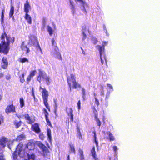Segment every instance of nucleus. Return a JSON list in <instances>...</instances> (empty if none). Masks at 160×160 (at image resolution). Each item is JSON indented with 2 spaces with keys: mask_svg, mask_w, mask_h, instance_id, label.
Instances as JSON below:
<instances>
[{
  "mask_svg": "<svg viewBox=\"0 0 160 160\" xmlns=\"http://www.w3.org/2000/svg\"><path fill=\"white\" fill-rule=\"evenodd\" d=\"M0 38L2 40L0 43V53L7 55L10 49V42L13 44L15 41V38L14 37L11 38L10 36H7L6 33L4 32L2 34Z\"/></svg>",
  "mask_w": 160,
  "mask_h": 160,
  "instance_id": "obj_1",
  "label": "nucleus"
},
{
  "mask_svg": "<svg viewBox=\"0 0 160 160\" xmlns=\"http://www.w3.org/2000/svg\"><path fill=\"white\" fill-rule=\"evenodd\" d=\"M76 78L75 75L73 74H71L70 77L67 78V82L70 92L72 91V88L73 89H77L81 87V84L77 82Z\"/></svg>",
  "mask_w": 160,
  "mask_h": 160,
  "instance_id": "obj_2",
  "label": "nucleus"
},
{
  "mask_svg": "<svg viewBox=\"0 0 160 160\" xmlns=\"http://www.w3.org/2000/svg\"><path fill=\"white\" fill-rule=\"evenodd\" d=\"M40 89L42 90V97L43 103L49 111H50V108L48 102L49 96L48 92L46 88H43L41 87H40Z\"/></svg>",
  "mask_w": 160,
  "mask_h": 160,
  "instance_id": "obj_3",
  "label": "nucleus"
},
{
  "mask_svg": "<svg viewBox=\"0 0 160 160\" xmlns=\"http://www.w3.org/2000/svg\"><path fill=\"white\" fill-rule=\"evenodd\" d=\"M5 112L7 114H9L11 112L14 113L16 111V107L13 104V101H11V104L8 105L5 109Z\"/></svg>",
  "mask_w": 160,
  "mask_h": 160,
  "instance_id": "obj_4",
  "label": "nucleus"
},
{
  "mask_svg": "<svg viewBox=\"0 0 160 160\" xmlns=\"http://www.w3.org/2000/svg\"><path fill=\"white\" fill-rule=\"evenodd\" d=\"M38 145L40 149H42L43 153V155L44 157L46 156L50 153V152L47 148L42 142H39Z\"/></svg>",
  "mask_w": 160,
  "mask_h": 160,
  "instance_id": "obj_5",
  "label": "nucleus"
},
{
  "mask_svg": "<svg viewBox=\"0 0 160 160\" xmlns=\"http://www.w3.org/2000/svg\"><path fill=\"white\" fill-rule=\"evenodd\" d=\"M10 142L8 139L5 136H2L0 138V148L4 149L6 146V144Z\"/></svg>",
  "mask_w": 160,
  "mask_h": 160,
  "instance_id": "obj_6",
  "label": "nucleus"
},
{
  "mask_svg": "<svg viewBox=\"0 0 160 160\" xmlns=\"http://www.w3.org/2000/svg\"><path fill=\"white\" fill-rule=\"evenodd\" d=\"M29 39L28 44L31 46H34L35 44L38 42L37 37L32 34H30L28 36Z\"/></svg>",
  "mask_w": 160,
  "mask_h": 160,
  "instance_id": "obj_7",
  "label": "nucleus"
},
{
  "mask_svg": "<svg viewBox=\"0 0 160 160\" xmlns=\"http://www.w3.org/2000/svg\"><path fill=\"white\" fill-rule=\"evenodd\" d=\"M8 59L6 57H2L1 62V66L3 69H6L8 68Z\"/></svg>",
  "mask_w": 160,
  "mask_h": 160,
  "instance_id": "obj_8",
  "label": "nucleus"
},
{
  "mask_svg": "<svg viewBox=\"0 0 160 160\" xmlns=\"http://www.w3.org/2000/svg\"><path fill=\"white\" fill-rule=\"evenodd\" d=\"M47 74L44 71L39 70L38 75L37 76V80L40 83L43 80H44Z\"/></svg>",
  "mask_w": 160,
  "mask_h": 160,
  "instance_id": "obj_9",
  "label": "nucleus"
},
{
  "mask_svg": "<svg viewBox=\"0 0 160 160\" xmlns=\"http://www.w3.org/2000/svg\"><path fill=\"white\" fill-rule=\"evenodd\" d=\"M22 116L24 117V118L28 124H31L34 122V121L28 114L25 113L24 114L22 115Z\"/></svg>",
  "mask_w": 160,
  "mask_h": 160,
  "instance_id": "obj_10",
  "label": "nucleus"
},
{
  "mask_svg": "<svg viewBox=\"0 0 160 160\" xmlns=\"http://www.w3.org/2000/svg\"><path fill=\"white\" fill-rule=\"evenodd\" d=\"M67 115L70 118V121L72 122L73 121V110L71 108H66Z\"/></svg>",
  "mask_w": 160,
  "mask_h": 160,
  "instance_id": "obj_11",
  "label": "nucleus"
},
{
  "mask_svg": "<svg viewBox=\"0 0 160 160\" xmlns=\"http://www.w3.org/2000/svg\"><path fill=\"white\" fill-rule=\"evenodd\" d=\"M27 148L30 150H32L35 148V143L32 140H29L26 145Z\"/></svg>",
  "mask_w": 160,
  "mask_h": 160,
  "instance_id": "obj_12",
  "label": "nucleus"
},
{
  "mask_svg": "<svg viewBox=\"0 0 160 160\" xmlns=\"http://www.w3.org/2000/svg\"><path fill=\"white\" fill-rule=\"evenodd\" d=\"M43 112L45 114V118L46 119V121L47 123V124L49 126H50L51 127H52V124L51 122L49 120V118H48V115H49V113L48 112L47 110L45 108H43Z\"/></svg>",
  "mask_w": 160,
  "mask_h": 160,
  "instance_id": "obj_13",
  "label": "nucleus"
},
{
  "mask_svg": "<svg viewBox=\"0 0 160 160\" xmlns=\"http://www.w3.org/2000/svg\"><path fill=\"white\" fill-rule=\"evenodd\" d=\"M31 9L30 5L28 0L26 1L24 4V11L25 13H28L29 10Z\"/></svg>",
  "mask_w": 160,
  "mask_h": 160,
  "instance_id": "obj_14",
  "label": "nucleus"
},
{
  "mask_svg": "<svg viewBox=\"0 0 160 160\" xmlns=\"http://www.w3.org/2000/svg\"><path fill=\"white\" fill-rule=\"evenodd\" d=\"M21 48L23 51L25 52L26 53H29L30 51L29 49L28 48L26 45H25V42H22L21 45Z\"/></svg>",
  "mask_w": 160,
  "mask_h": 160,
  "instance_id": "obj_15",
  "label": "nucleus"
},
{
  "mask_svg": "<svg viewBox=\"0 0 160 160\" xmlns=\"http://www.w3.org/2000/svg\"><path fill=\"white\" fill-rule=\"evenodd\" d=\"M32 130L36 133H39L41 131L39 125L37 123L34 124L32 126Z\"/></svg>",
  "mask_w": 160,
  "mask_h": 160,
  "instance_id": "obj_16",
  "label": "nucleus"
},
{
  "mask_svg": "<svg viewBox=\"0 0 160 160\" xmlns=\"http://www.w3.org/2000/svg\"><path fill=\"white\" fill-rule=\"evenodd\" d=\"M23 144L21 143H20L18 145L16 148L15 151L16 152H18V154L19 155L21 152L22 151L23 149Z\"/></svg>",
  "mask_w": 160,
  "mask_h": 160,
  "instance_id": "obj_17",
  "label": "nucleus"
},
{
  "mask_svg": "<svg viewBox=\"0 0 160 160\" xmlns=\"http://www.w3.org/2000/svg\"><path fill=\"white\" fill-rule=\"evenodd\" d=\"M91 153L92 154V155L95 160H99V159H98L96 154L95 147H93L92 148L91 150Z\"/></svg>",
  "mask_w": 160,
  "mask_h": 160,
  "instance_id": "obj_18",
  "label": "nucleus"
},
{
  "mask_svg": "<svg viewBox=\"0 0 160 160\" xmlns=\"http://www.w3.org/2000/svg\"><path fill=\"white\" fill-rule=\"evenodd\" d=\"M14 11V7L12 5H10V9L9 12V18H12L13 19L14 18V17L13 16Z\"/></svg>",
  "mask_w": 160,
  "mask_h": 160,
  "instance_id": "obj_19",
  "label": "nucleus"
},
{
  "mask_svg": "<svg viewBox=\"0 0 160 160\" xmlns=\"http://www.w3.org/2000/svg\"><path fill=\"white\" fill-rule=\"evenodd\" d=\"M82 40L83 41H84L86 38H87V35L85 32L86 31L87 28L86 26H82Z\"/></svg>",
  "mask_w": 160,
  "mask_h": 160,
  "instance_id": "obj_20",
  "label": "nucleus"
},
{
  "mask_svg": "<svg viewBox=\"0 0 160 160\" xmlns=\"http://www.w3.org/2000/svg\"><path fill=\"white\" fill-rule=\"evenodd\" d=\"M26 138V137L24 134H21L18 135L16 139V141L18 142H20L21 141L24 139Z\"/></svg>",
  "mask_w": 160,
  "mask_h": 160,
  "instance_id": "obj_21",
  "label": "nucleus"
},
{
  "mask_svg": "<svg viewBox=\"0 0 160 160\" xmlns=\"http://www.w3.org/2000/svg\"><path fill=\"white\" fill-rule=\"evenodd\" d=\"M24 18L27 21V22L29 24L32 23V18L28 14V13H25Z\"/></svg>",
  "mask_w": 160,
  "mask_h": 160,
  "instance_id": "obj_22",
  "label": "nucleus"
},
{
  "mask_svg": "<svg viewBox=\"0 0 160 160\" xmlns=\"http://www.w3.org/2000/svg\"><path fill=\"white\" fill-rule=\"evenodd\" d=\"M70 150L69 151V153H73L74 154L75 153V148L73 144L71 143L69 144Z\"/></svg>",
  "mask_w": 160,
  "mask_h": 160,
  "instance_id": "obj_23",
  "label": "nucleus"
},
{
  "mask_svg": "<svg viewBox=\"0 0 160 160\" xmlns=\"http://www.w3.org/2000/svg\"><path fill=\"white\" fill-rule=\"evenodd\" d=\"M97 47L98 48V50L99 51L100 56H102V53L104 52V45H102V46L98 45Z\"/></svg>",
  "mask_w": 160,
  "mask_h": 160,
  "instance_id": "obj_24",
  "label": "nucleus"
},
{
  "mask_svg": "<svg viewBox=\"0 0 160 160\" xmlns=\"http://www.w3.org/2000/svg\"><path fill=\"white\" fill-rule=\"evenodd\" d=\"M78 152L80 158V160H84V157L82 150L80 148L79 149Z\"/></svg>",
  "mask_w": 160,
  "mask_h": 160,
  "instance_id": "obj_25",
  "label": "nucleus"
},
{
  "mask_svg": "<svg viewBox=\"0 0 160 160\" xmlns=\"http://www.w3.org/2000/svg\"><path fill=\"white\" fill-rule=\"evenodd\" d=\"M70 3L71 6V8H70L71 11L72 12V13L73 14H75V7L73 3L72 2L71 0L70 1Z\"/></svg>",
  "mask_w": 160,
  "mask_h": 160,
  "instance_id": "obj_26",
  "label": "nucleus"
},
{
  "mask_svg": "<svg viewBox=\"0 0 160 160\" xmlns=\"http://www.w3.org/2000/svg\"><path fill=\"white\" fill-rule=\"evenodd\" d=\"M55 58H57L60 60H62V58L61 54L59 52V51L58 52H55Z\"/></svg>",
  "mask_w": 160,
  "mask_h": 160,
  "instance_id": "obj_27",
  "label": "nucleus"
},
{
  "mask_svg": "<svg viewBox=\"0 0 160 160\" xmlns=\"http://www.w3.org/2000/svg\"><path fill=\"white\" fill-rule=\"evenodd\" d=\"M82 94L83 100L84 101L86 99V94L85 90L83 88H82Z\"/></svg>",
  "mask_w": 160,
  "mask_h": 160,
  "instance_id": "obj_28",
  "label": "nucleus"
},
{
  "mask_svg": "<svg viewBox=\"0 0 160 160\" xmlns=\"http://www.w3.org/2000/svg\"><path fill=\"white\" fill-rule=\"evenodd\" d=\"M21 123L22 122L21 121H20L18 122L15 121L14 122V125H15L16 128H18L20 126H21Z\"/></svg>",
  "mask_w": 160,
  "mask_h": 160,
  "instance_id": "obj_29",
  "label": "nucleus"
},
{
  "mask_svg": "<svg viewBox=\"0 0 160 160\" xmlns=\"http://www.w3.org/2000/svg\"><path fill=\"white\" fill-rule=\"evenodd\" d=\"M107 134L108 135L109 137V140L110 141H114L115 140V138L114 136L112 135V134L111 133V132H107Z\"/></svg>",
  "mask_w": 160,
  "mask_h": 160,
  "instance_id": "obj_30",
  "label": "nucleus"
},
{
  "mask_svg": "<svg viewBox=\"0 0 160 160\" xmlns=\"http://www.w3.org/2000/svg\"><path fill=\"white\" fill-rule=\"evenodd\" d=\"M19 103L20 107L22 108L24 106V100L22 97H21L20 98Z\"/></svg>",
  "mask_w": 160,
  "mask_h": 160,
  "instance_id": "obj_31",
  "label": "nucleus"
},
{
  "mask_svg": "<svg viewBox=\"0 0 160 160\" xmlns=\"http://www.w3.org/2000/svg\"><path fill=\"white\" fill-rule=\"evenodd\" d=\"M100 56L102 65H103V64L104 60H105L106 64H107V61L106 60V56L105 55H103L102 57V55Z\"/></svg>",
  "mask_w": 160,
  "mask_h": 160,
  "instance_id": "obj_32",
  "label": "nucleus"
},
{
  "mask_svg": "<svg viewBox=\"0 0 160 160\" xmlns=\"http://www.w3.org/2000/svg\"><path fill=\"white\" fill-rule=\"evenodd\" d=\"M19 78L20 81L21 83H23L25 82L24 74V73H22L20 75Z\"/></svg>",
  "mask_w": 160,
  "mask_h": 160,
  "instance_id": "obj_33",
  "label": "nucleus"
},
{
  "mask_svg": "<svg viewBox=\"0 0 160 160\" xmlns=\"http://www.w3.org/2000/svg\"><path fill=\"white\" fill-rule=\"evenodd\" d=\"M27 155L29 159L34 160L35 158V156L34 153H32L31 154H30L29 153H27Z\"/></svg>",
  "mask_w": 160,
  "mask_h": 160,
  "instance_id": "obj_34",
  "label": "nucleus"
},
{
  "mask_svg": "<svg viewBox=\"0 0 160 160\" xmlns=\"http://www.w3.org/2000/svg\"><path fill=\"white\" fill-rule=\"evenodd\" d=\"M18 61L22 63L28 62V59L26 58H19Z\"/></svg>",
  "mask_w": 160,
  "mask_h": 160,
  "instance_id": "obj_35",
  "label": "nucleus"
},
{
  "mask_svg": "<svg viewBox=\"0 0 160 160\" xmlns=\"http://www.w3.org/2000/svg\"><path fill=\"white\" fill-rule=\"evenodd\" d=\"M47 135L48 136V138L50 140L51 139L52 137L51 134V130L50 128H48L47 129Z\"/></svg>",
  "mask_w": 160,
  "mask_h": 160,
  "instance_id": "obj_36",
  "label": "nucleus"
},
{
  "mask_svg": "<svg viewBox=\"0 0 160 160\" xmlns=\"http://www.w3.org/2000/svg\"><path fill=\"white\" fill-rule=\"evenodd\" d=\"M18 154H17V152L16 151H14L12 153V159L13 160H16L18 159Z\"/></svg>",
  "mask_w": 160,
  "mask_h": 160,
  "instance_id": "obj_37",
  "label": "nucleus"
},
{
  "mask_svg": "<svg viewBox=\"0 0 160 160\" xmlns=\"http://www.w3.org/2000/svg\"><path fill=\"white\" fill-rule=\"evenodd\" d=\"M48 31V32L50 35L52 36L53 34V30L52 28L49 26H47Z\"/></svg>",
  "mask_w": 160,
  "mask_h": 160,
  "instance_id": "obj_38",
  "label": "nucleus"
},
{
  "mask_svg": "<svg viewBox=\"0 0 160 160\" xmlns=\"http://www.w3.org/2000/svg\"><path fill=\"white\" fill-rule=\"evenodd\" d=\"M36 73L37 71L36 70H32L30 71L29 75L33 78L36 75Z\"/></svg>",
  "mask_w": 160,
  "mask_h": 160,
  "instance_id": "obj_39",
  "label": "nucleus"
},
{
  "mask_svg": "<svg viewBox=\"0 0 160 160\" xmlns=\"http://www.w3.org/2000/svg\"><path fill=\"white\" fill-rule=\"evenodd\" d=\"M93 133L94 134V137L95 142L97 146L98 147V140H97L96 132L95 131H93Z\"/></svg>",
  "mask_w": 160,
  "mask_h": 160,
  "instance_id": "obj_40",
  "label": "nucleus"
},
{
  "mask_svg": "<svg viewBox=\"0 0 160 160\" xmlns=\"http://www.w3.org/2000/svg\"><path fill=\"white\" fill-rule=\"evenodd\" d=\"M93 112L94 114L95 118L98 117V111L94 107L93 108Z\"/></svg>",
  "mask_w": 160,
  "mask_h": 160,
  "instance_id": "obj_41",
  "label": "nucleus"
},
{
  "mask_svg": "<svg viewBox=\"0 0 160 160\" xmlns=\"http://www.w3.org/2000/svg\"><path fill=\"white\" fill-rule=\"evenodd\" d=\"M45 80L46 83L47 85H49L50 84V78L47 75L44 79Z\"/></svg>",
  "mask_w": 160,
  "mask_h": 160,
  "instance_id": "obj_42",
  "label": "nucleus"
},
{
  "mask_svg": "<svg viewBox=\"0 0 160 160\" xmlns=\"http://www.w3.org/2000/svg\"><path fill=\"white\" fill-rule=\"evenodd\" d=\"M95 120L97 122V125L100 127L101 124V122H100L99 119L98 118V117L97 118H95Z\"/></svg>",
  "mask_w": 160,
  "mask_h": 160,
  "instance_id": "obj_43",
  "label": "nucleus"
},
{
  "mask_svg": "<svg viewBox=\"0 0 160 160\" xmlns=\"http://www.w3.org/2000/svg\"><path fill=\"white\" fill-rule=\"evenodd\" d=\"M4 155L3 152H0V160H5Z\"/></svg>",
  "mask_w": 160,
  "mask_h": 160,
  "instance_id": "obj_44",
  "label": "nucleus"
},
{
  "mask_svg": "<svg viewBox=\"0 0 160 160\" xmlns=\"http://www.w3.org/2000/svg\"><path fill=\"white\" fill-rule=\"evenodd\" d=\"M39 138L41 140H43L45 137L44 134L42 133H40L39 136Z\"/></svg>",
  "mask_w": 160,
  "mask_h": 160,
  "instance_id": "obj_45",
  "label": "nucleus"
},
{
  "mask_svg": "<svg viewBox=\"0 0 160 160\" xmlns=\"http://www.w3.org/2000/svg\"><path fill=\"white\" fill-rule=\"evenodd\" d=\"M32 78V77L29 75L27 76V81L28 83L31 81Z\"/></svg>",
  "mask_w": 160,
  "mask_h": 160,
  "instance_id": "obj_46",
  "label": "nucleus"
},
{
  "mask_svg": "<svg viewBox=\"0 0 160 160\" xmlns=\"http://www.w3.org/2000/svg\"><path fill=\"white\" fill-rule=\"evenodd\" d=\"M53 48H54V50L55 51V52H58L59 51V49L56 45L53 46Z\"/></svg>",
  "mask_w": 160,
  "mask_h": 160,
  "instance_id": "obj_47",
  "label": "nucleus"
},
{
  "mask_svg": "<svg viewBox=\"0 0 160 160\" xmlns=\"http://www.w3.org/2000/svg\"><path fill=\"white\" fill-rule=\"evenodd\" d=\"M94 98L95 99V103L96 104L97 106L98 107L100 104L99 100L96 97H95Z\"/></svg>",
  "mask_w": 160,
  "mask_h": 160,
  "instance_id": "obj_48",
  "label": "nucleus"
},
{
  "mask_svg": "<svg viewBox=\"0 0 160 160\" xmlns=\"http://www.w3.org/2000/svg\"><path fill=\"white\" fill-rule=\"evenodd\" d=\"M81 103L80 100H79L77 103L78 108V110H79L81 109Z\"/></svg>",
  "mask_w": 160,
  "mask_h": 160,
  "instance_id": "obj_49",
  "label": "nucleus"
},
{
  "mask_svg": "<svg viewBox=\"0 0 160 160\" xmlns=\"http://www.w3.org/2000/svg\"><path fill=\"white\" fill-rule=\"evenodd\" d=\"M52 45L53 46L57 45V43L55 42V41L54 38L52 40Z\"/></svg>",
  "mask_w": 160,
  "mask_h": 160,
  "instance_id": "obj_50",
  "label": "nucleus"
},
{
  "mask_svg": "<svg viewBox=\"0 0 160 160\" xmlns=\"http://www.w3.org/2000/svg\"><path fill=\"white\" fill-rule=\"evenodd\" d=\"M4 18V10H2V13H1V21L2 22Z\"/></svg>",
  "mask_w": 160,
  "mask_h": 160,
  "instance_id": "obj_51",
  "label": "nucleus"
},
{
  "mask_svg": "<svg viewBox=\"0 0 160 160\" xmlns=\"http://www.w3.org/2000/svg\"><path fill=\"white\" fill-rule=\"evenodd\" d=\"M113 149L114 152H116V151L118 150V148L117 146H114L113 147Z\"/></svg>",
  "mask_w": 160,
  "mask_h": 160,
  "instance_id": "obj_52",
  "label": "nucleus"
},
{
  "mask_svg": "<svg viewBox=\"0 0 160 160\" xmlns=\"http://www.w3.org/2000/svg\"><path fill=\"white\" fill-rule=\"evenodd\" d=\"M11 75L9 74L6 76V78L7 80H9L11 78Z\"/></svg>",
  "mask_w": 160,
  "mask_h": 160,
  "instance_id": "obj_53",
  "label": "nucleus"
},
{
  "mask_svg": "<svg viewBox=\"0 0 160 160\" xmlns=\"http://www.w3.org/2000/svg\"><path fill=\"white\" fill-rule=\"evenodd\" d=\"M37 44V47H38V48L42 52L41 49L40 47V45H39V43L38 42L36 43Z\"/></svg>",
  "mask_w": 160,
  "mask_h": 160,
  "instance_id": "obj_54",
  "label": "nucleus"
},
{
  "mask_svg": "<svg viewBox=\"0 0 160 160\" xmlns=\"http://www.w3.org/2000/svg\"><path fill=\"white\" fill-rule=\"evenodd\" d=\"M76 1H77L79 2L80 3H81L82 4H84V2L83 0H75Z\"/></svg>",
  "mask_w": 160,
  "mask_h": 160,
  "instance_id": "obj_55",
  "label": "nucleus"
},
{
  "mask_svg": "<svg viewBox=\"0 0 160 160\" xmlns=\"http://www.w3.org/2000/svg\"><path fill=\"white\" fill-rule=\"evenodd\" d=\"M93 40L94 41V42H93V43L95 44H96L97 43V42H98V40H97V38H94V39H93Z\"/></svg>",
  "mask_w": 160,
  "mask_h": 160,
  "instance_id": "obj_56",
  "label": "nucleus"
},
{
  "mask_svg": "<svg viewBox=\"0 0 160 160\" xmlns=\"http://www.w3.org/2000/svg\"><path fill=\"white\" fill-rule=\"evenodd\" d=\"M107 86L110 89H112V86L109 84H107Z\"/></svg>",
  "mask_w": 160,
  "mask_h": 160,
  "instance_id": "obj_57",
  "label": "nucleus"
},
{
  "mask_svg": "<svg viewBox=\"0 0 160 160\" xmlns=\"http://www.w3.org/2000/svg\"><path fill=\"white\" fill-rule=\"evenodd\" d=\"M4 76V74L2 72L0 73V79Z\"/></svg>",
  "mask_w": 160,
  "mask_h": 160,
  "instance_id": "obj_58",
  "label": "nucleus"
},
{
  "mask_svg": "<svg viewBox=\"0 0 160 160\" xmlns=\"http://www.w3.org/2000/svg\"><path fill=\"white\" fill-rule=\"evenodd\" d=\"M81 49L82 50V53L84 55H85V52L84 51L83 49H82V48H81Z\"/></svg>",
  "mask_w": 160,
  "mask_h": 160,
  "instance_id": "obj_59",
  "label": "nucleus"
},
{
  "mask_svg": "<svg viewBox=\"0 0 160 160\" xmlns=\"http://www.w3.org/2000/svg\"><path fill=\"white\" fill-rule=\"evenodd\" d=\"M67 160H70V155H67Z\"/></svg>",
  "mask_w": 160,
  "mask_h": 160,
  "instance_id": "obj_60",
  "label": "nucleus"
},
{
  "mask_svg": "<svg viewBox=\"0 0 160 160\" xmlns=\"http://www.w3.org/2000/svg\"><path fill=\"white\" fill-rule=\"evenodd\" d=\"M77 129H78V132L81 134L79 128V127H78Z\"/></svg>",
  "mask_w": 160,
  "mask_h": 160,
  "instance_id": "obj_61",
  "label": "nucleus"
},
{
  "mask_svg": "<svg viewBox=\"0 0 160 160\" xmlns=\"http://www.w3.org/2000/svg\"><path fill=\"white\" fill-rule=\"evenodd\" d=\"M23 117L22 116V115H21V116H18V118H19V119H20V118H22Z\"/></svg>",
  "mask_w": 160,
  "mask_h": 160,
  "instance_id": "obj_62",
  "label": "nucleus"
},
{
  "mask_svg": "<svg viewBox=\"0 0 160 160\" xmlns=\"http://www.w3.org/2000/svg\"><path fill=\"white\" fill-rule=\"evenodd\" d=\"M107 44V42H103V44H102V45H104L105 46Z\"/></svg>",
  "mask_w": 160,
  "mask_h": 160,
  "instance_id": "obj_63",
  "label": "nucleus"
},
{
  "mask_svg": "<svg viewBox=\"0 0 160 160\" xmlns=\"http://www.w3.org/2000/svg\"><path fill=\"white\" fill-rule=\"evenodd\" d=\"M43 22L44 24H45L46 22V21H45V19H43Z\"/></svg>",
  "mask_w": 160,
  "mask_h": 160,
  "instance_id": "obj_64",
  "label": "nucleus"
}]
</instances>
